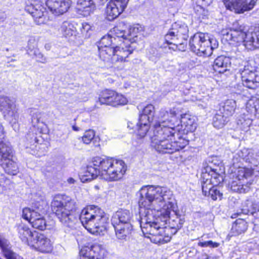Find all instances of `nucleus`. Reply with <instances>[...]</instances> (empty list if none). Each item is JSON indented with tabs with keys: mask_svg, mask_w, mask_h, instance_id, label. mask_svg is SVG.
<instances>
[{
	"mask_svg": "<svg viewBox=\"0 0 259 259\" xmlns=\"http://www.w3.org/2000/svg\"><path fill=\"white\" fill-rule=\"evenodd\" d=\"M140 215V224L143 233L156 244H164L170 237L165 235V225L168 222L169 227L177 231L185 222L184 219L177 215L170 217L173 210L175 200L172 192L166 188L146 186L138 192Z\"/></svg>",
	"mask_w": 259,
	"mask_h": 259,
	"instance_id": "f257e3e1",
	"label": "nucleus"
},
{
	"mask_svg": "<svg viewBox=\"0 0 259 259\" xmlns=\"http://www.w3.org/2000/svg\"><path fill=\"white\" fill-rule=\"evenodd\" d=\"M155 107L152 104H148L144 107L140 115V121L148 122L153 121V135L151 137V147L156 151L162 153H173L185 147L189 141L178 137L177 140L172 141L176 134L179 136L180 131L178 124V108L173 107L166 109L161 108L154 120Z\"/></svg>",
	"mask_w": 259,
	"mask_h": 259,
	"instance_id": "f03ea898",
	"label": "nucleus"
},
{
	"mask_svg": "<svg viewBox=\"0 0 259 259\" xmlns=\"http://www.w3.org/2000/svg\"><path fill=\"white\" fill-rule=\"evenodd\" d=\"M51 207L68 231L75 228L79 218L83 226L91 234L101 235L106 232L108 218L98 206H88L79 214L76 212L74 200L65 195H57L51 202Z\"/></svg>",
	"mask_w": 259,
	"mask_h": 259,
	"instance_id": "7ed1b4c3",
	"label": "nucleus"
},
{
	"mask_svg": "<svg viewBox=\"0 0 259 259\" xmlns=\"http://www.w3.org/2000/svg\"><path fill=\"white\" fill-rule=\"evenodd\" d=\"M125 171L122 160L97 156L93 158L91 163L87 166L81 181L83 182L90 181L100 175L106 180L117 181L122 177Z\"/></svg>",
	"mask_w": 259,
	"mask_h": 259,
	"instance_id": "20e7f679",
	"label": "nucleus"
},
{
	"mask_svg": "<svg viewBox=\"0 0 259 259\" xmlns=\"http://www.w3.org/2000/svg\"><path fill=\"white\" fill-rule=\"evenodd\" d=\"M223 39L230 44L243 43L248 50L259 48V30L254 31L251 28L246 31L245 27L237 22L234 23L231 28L224 32Z\"/></svg>",
	"mask_w": 259,
	"mask_h": 259,
	"instance_id": "39448f33",
	"label": "nucleus"
},
{
	"mask_svg": "<svg viewBox=\"0 0 259 259\" xmlns=\"http://www.w3.org/2000/svg\"><path fill=\"white\" fill-rule=\"evenodd\" d=\"M191 50L201 56H209L212 50L218 46L215 39L210 38L207 35L202 33L195 34L190 40Z\"/></svg>",
	"mask_w": 259,
	"mask_h": 259,
	"instance_id": "423d86ee",
	"label": "nucleus"
},
{
	"mask_svg": "<svg viewBox=\"0 0 259 259\" xmlns=\"http://www.w3.org/2000/svg\"><path fill=\"white\" fill-rule=\"evenodd\" d=\"M253 61L247 63L243 69L240 70L241 81L243 85L251 90L259 87V72L255 67L252 65Z\"/></svg>",
	"mask_w": 259,
	"mask_h": 259,
	"instance_id": "0eeeda50",
	"label": "nucleus"
},
{
	"mask_svg": "<svg viewBox=\"0 0 259 259\" xmlns=\"http://www.w3.org/2000/svg\"><path fill=\"white\" fill-rule=\"evenodd\" d=\"M13 157L11 146H5L0 148V165L8 174L16 175L18 172L19 169Z\"/></svg>",
	"mask_w": 259,
	"mask_h": 259,
	"instance_id": "6e6552de",
	"label": "nucleus"
},
{
	"mask_svg": "<svg viewBox=\"0 0 259 259\" xmlns=\"http://www.w3.org/2000/svg\"><path fill=\"white\" fill-rule=\"evenodd\" d=\"M253 174V170L249 168H241L237 174L235 180L230 184V188L232 191L238 193H246L250 190L251 183L247 182L244 184V180L249 178Z\"/></svg>",
	"mask_w": 259,
	"mask_h": 259,
	"instance_id": "1a4fd4ad",
	"label": "nucleus"
},
{
	"mask_svg": "<svg viewBox=\"0 0 259 259\" xmlns=\"http://www.w3.org/2000/svg\"><path fill=\"white\" fill-rule=\"evenodd\" d=\"M0 110L5 119L10 123L15 124L18 121L19 116L15 105L9 97L0 96Z\"/></svg>",
	"mask_w": 259,
	"mask_h": 259,
	"instance_id": "9d476101",
	"label": "nucleus"
},
{
	"mask_svg": "<svg viewBox=\"0 0 259 259\" xmlns=\"http://www.w3.org/2000/svg\"><path fill=\"white\" fill-rule=\"evenodd\" d=\"M101 105L106 104L116 107L127 103V99L122 95L111 90H105L100 95L98 101Z\"/></svg>",
	"mask_w": 259,
	"mask_h": 259,
	"instance_id": "9b49d317",
	"label": "nucleus"
},
{
	"mask_svg": "<svg viewBox=\"0 0 259 259\" xmlns=\"http://www.w3.org/2000/svg\"><path fill=\"white\" fill-rule=\"evenodd\" d=\"M34 239L30 241V246L43 253H48L53 249V244L51 240L45 235L38 232L35 233Z\"/></svg>",
	"mask_w": 259,
	"mask_h": 259,
	"instance_id": "f8f14e48",
	"label": "nucleus"
},
{
	"mask_svg": "<svg viewBox=\"0 0 259 259\" xmlns=\"http://www.w3.org/2000/svg\"><path fill=\"white\" fill-rule=\"evenodd\" d=\"M188 28L185 24L175 23L165 36V40L168 44L176 45L175 38H180L186 40L188 37Z\"/></svg>",
	"mask_w": 259,
	"mask_h": 259,
	"instance_id": "ddd939ff",
	"label": "nucleus"
},
{
	"mask_svg": "<svg viewBox=\"0 0 259 259\" xmlns=\"http://www.w3.org/2000/svg\"><path fill=\"white\" fill-rule=\"evenodd\" d=\"M106 252L103 245L95 244L90 247H82L79 252V259H104Z\"/></svg>",
	"mask_w": 259,
	"mask_h": 259,
	"instance_id": "4468645a",
	"label": "nucleus"
},
{
	"mask_svg": "<svg viewBox=\"0 0 259 259\" xmlns=\"http://www.w3.org/2000/svg\"><path fill=\"white\" fill-rule=\"evenodd\" d=\"M224 4L227 9L241 14L252 9L255 2L254 0L249 2L247 0H224Z\"/></svg>",
	"mask_w": 259,
	"mask_h": 259,
	"instance_id": "2eb2a0df",
	"label": "nucleus"
},
{
	"mask_svg": "<svg viewBox=\"0 0 259 259\" xmlns=\"http://www.w3.org/2000/svg\"><path fill=\"white\" fill-rule=\"evenodd\" d=\"M25 10L31 15L37 24L40 25L46 22V9L41 3H36L34 4L27 5Z\"/></svg>",
	"mask_w": 259,
	"mask_h": 259,
	"instance_id": "dca6fc26",
	"label": "nucleus"
},
{
	"mask_svg": "<svg viewBox=\"0 0 259 259\" xmlns=\"http://www.w3.org/2000/svg\"><path fill=\"white\" fill-rule=\"evenodd\" d=\"M71 3V0H47L46 5L53 14L60 16L68 11Z\"/></svg>",
	"mask_w": 259,
	"mask_h": 259,
	"instance_id": "f3484780",
	"label": "nucleus"
},
{
	"mask_svg": "<svg viewBox=\"0 0 259 259\" xmlns=\"http://www.w3.org/2000/svg\"><path fill=\"white\" fill-rule=\"evenodd\" d=\"M45 202L36 203L34 204L32 209L25 208L22 211V217L28 221L30 223H32V219L38 220L44 216L46 210L44 205Z\"/></svg>",
	"mask_w": 259,
	"mask_h": 259,
	"instance_id": "a211bd4d",
	"label": "nucleus"
},
{
	"mask_svg": "<svg viewBox=\"0 0 259 259\" xmlns=\"http://www.w3.org/2000/svg\"><path fill=\"white\" fill-rule=\"evenodd\" d=\"M216 169H212L210 166H207L202 172V184L205 186H212L217 185L223 181L222 176L219 174Z\"/></svg>",
	"mask_w": 259,
	"mask_h": 259,
	"instance_id": "6ab92c4d",
	"label": "nucleus"
},
{
	"mask_svg": "<svg viewBox=\"0 0 259 259\" xmlns=\"http://www.w3.org/2000/svg\"><path fill=\"white\" fill-rule=\"evenodd\" d=\"M138 28L133 27V28H130L129 33L126 35V32L120 29L118 27H115L111 31V35L114 41H115L116 38H122L124 40L125 44H127L128 42H131L132 44L137 39V36L136 35V33L138 32Z\"/></svg>",
	"mask_w": 259,
	"mask_h": 259,
	"instance_id": "aec40b11",
	"label": "nucleus"
},
{
	"mask_svg": "<svg viewBox=\"0 0 259 259\" xmlns=\"http://www.w3.org/2000/svg\"><path fill=\"white\" fill-rule=\"evenodd\" d=\"M125 48L122 46H116L114 47V64L118 62H123L126 61L128 56L132 53L133 47L127 43L126 44Z\"/></svg>",
	"mask_w": 259,
	"mask_h": 259,
	"instance_id": "412c9836",
	"label": "nucleus"
},
{
	"mask_svg": "<svg viewBox=\"0 0 259 259\" xmlns=\"http://www.w3.org/2000/svg\"><path fill=\"white\" fill-rule=\"evenodd\" d=\"M132 213L127 210H120L116 211L112 216L111 222L112 225L118 224H132Z\"/></svg>",
	"mask_w": 259,
	"mask_h": 259,
	"instance_id": "4be33fe9",
	"label": "nucleus"
},
{
	"mask_svg": "<svg viewBox=\"0 0 259 259\" xmlns=\"http://www.w3.org/2000/svg\"><path fill=\"white\" fill-rule=\"evenodd\" d=\"M115 232V235L118 239L126 240L130 238L133 228L132 224H118L113 225Z\"/></svg>",
	"mask_w": 259,
	"mask_h": 259,
	"instance_id": "5701e85b",
	"label": "nucleus"
},
{
	"mask_svg": "<svg viewBox=\"0 0 259 259\" xmlns=\"http://www.w3.org/2000/svg\"><path fill=\"white\" fill-rule=\"evenodd\" d=\"M124 10L121 6L110 0L107 4L105 13L108 20L111 21L117 18Z\"/></svg>",
	"mask_w": 259,
	"mask_h": 259,
	"instance_id": "b1692460",
	"label": "nucleus"
},
{
	"mask_svg": "<svg viewBox=\"0 0 259 259\" xmlns=\"http://www.w3.org/2000/svg\"><path fill=\"white\" fill-rule=\"evenodd\" d=\"M230 65V59L222 55L218 57L214 60L212 67L215 72L222 73L228 70Z\"/></svg>",
	"mask_w": 259,
	"mask_h": 259,
	"instance_id": "393cba45",
	"label": "nucleus"
},
{
	"mask_svg": "<svg viewBox=\"0 0 259 259\" xmlns=\"http://www.w3.org/2000/svg\"><path fill=\"white\" fill-rule=\"evenodd\" d=\"M77 5L80 14L84 17L90 15L96 9L93 0H77Z\"/></svg>",
	"mask_w": 259,
	"mask_h": 259,
	"instance_id": "a878e982",
	"label": "nucleus"
},
{
	"mask_svg": "<svg viewBox=\"0 0 259 259\" xmlns=\"http://www.w3.org/2000/svg\"><path fill=\"white\" fill-rule=\"evenodd\" d=\"M19 238L24 243L30 245L31 240L34 239L33 236L36 231L32 232L30 229L24 225H20L18 227Z\"/></svg>",
	"mask_w": 259,
	"mask_h": 259,
	"instance_id": "bb28decb",
	"label": "nucleus"
},
{
	"mask_svg": "<svg viewBox=\"0 0 259 259\" xmlns=\"http://www.w3.org/2000/svg\"><path fill=\"white\" fill-rule=\"evenodd\" d=\"M236 108V103L235 100H227L221 104L219 111L229 118L235 112Z\"/></svg>",
	"mask_w": 259,
	"mask_h": 259,
	"instance_id": "cd10ccee",
	"label": "nucleus"
},
{
	"mask_svg": "<svg viewBox=\"0 0 259 259\" xmlns=\"http://www.w3.org/2000/svg\"><path fill=\"white\" fill-rule=\"evenodd\" d=\"M181 123L183 131L186 133L193 132L196 130L197 123L195 119L188 114L182 116Z\"/></svg>",
	"mask_w": 259,
	"mask_h": 259,
	"instance_id": "c85d7f7f",
	"label": "nucleus"
},
{
	"mask_svg": "<svg viewBox=\"0 0 259 259\" xmlns=\"http://www.w3.org/2000/svg\"><path fill=\"white\" fill-rule=\"evenodd\" d=\"M9 242L4 237L0 235V247L7 259H15V254L11 250Z\"/></svg>",
	"mask_w": 259,
	"mask_h": 259,
	"instance_id": "c756f323",
	"label": "nucleus"
},
{
	"mask_svg": "<svg viewBox=\"0 0 259 259\" xmlns=\"http://www.w3.org/2000/svg\"><path fill=\"white\" fill-rule=\"evenodd\" d=\"M99 57L103 61L114 64L113 56H114V47L110 48H104L99 50Z\"/></svg>",
	"mask_w": 259,
	"mask_h": 259,
	"instance_id": "7c9ffc66",
	"label": "nucleus"
},
{
	"mask_svg": "<svg viewBox=\"0 0 259 259\" xmlns=\"http://www.w3.org/2000/svg\"><path fill=\"white\" fill-rule=\"evenodd\" d=\"M202 190L205 196H210L213 200H215L219 197H222V194L213 186H205V184H202Z\"/></svg>",
	"mask_w": 259,
	"mask_h": 259,
	"instance_id": "2f4dec72",
	"label": "nucleus"
},
{
	"mask_svg": "<svg viewBox=\"0 0 259 259\" xmlns=\"http://www.w3.org/2000/svg\"><path fill=\"white\" fill-rule=\"evenodd\" d=\"M58 31H60L63 36L69 38L75 33V28L70 22L64 21L62 23Z\"/></svg>",
	"mask_w": 259,
	"mask_h": 259,
	"instance_id": "473e14b6",
	"label": "nucleus"
},
{
	"mask_svg": "<svg viewBox=\"0 0 259 259\" xmlns=\"http://www.w3.org/2000/svg\"><path fill=\"white\" fill-rule=\"evenodd\" d=\"M246 109L249 114L255 115L259 110V99L256 97L250 99L246 103Z\"/></svg>",
	"mask_w": 259,
	"mask_h": 259,
	"instance_id": "72a5a7b5",
	"label": "nucleus"
},
{
	"mask_svg": "<svg viewBox=\"0 0 259 259\" xmlns=\"http://www.w3.org/2000/svg\"><path fill=\"white\" fill-rule=\"evenodd\" d=\"M239 156L246 162L255 164V158L253 157V150L250 149L243 148L238 152Z\"/></svg>",
	"mask_w": 259,
	"mask_h": 259,
	"instance_id": "f704fd0d",
	"label": "nucleus"
},
{
	"mask_svg": "<svg viewBox=\"0 0 259 259\" xmlns=\"http://www.w3.org/2000/svg\"><path fill=\"white\" fill-rule=\"evenodd\" d=\"M229 118L226 117L223 114L218 111L213 119V125L217 128H222L227 122L229 121Z\"/></svg>",
	"mask_w": 259,
	"mask_h": 259,
	"instance_id": "c9c22d12",
	"label": "nucleus"
},
{
	"mask_svg": "<svg viewBox=\"0 0 259 259\" xmlns=\"http://www.w3.org/2000/svg\"><path fill=\"white\" fill-rule=\"evenodd\" d=\"M247 229V223L243 219L237 220L232 228L233 232L237 235L245 232Z\"/></svg>",
	"mask_w": 259,
	"mask_h": 259,
	"instance_id": "e433bc0d",
	"label": "nucleus"
},
{
	"mask_svg": "<svg viewBox=\"0 0 259 259\" xmlns=\"http://www.w3.org/2000/svg\"><path fill=\"white\" fill-rule=\"evenodd\" d=\"M114 41L111 35H105L100 40L98 45V50L115 47V42Z\"/></svg>",
	"mask_w": 259,
	"mask_h": 259,
	"instance_id": "4c0bfd02",
	"label": "nucleus"
},
{
	"mask_svg": "<svg viewBox=\"0 0 259 259\" xmlns=\"http://www.w3.org/2000/svg\"><path fill=\"white\" fill-rule=\"evenodd\" d=\"M149 123L145 121L139 120L137 124V135L140 138H144L149 129Z\"/></svg>",
	"mask_w": 259,
	"mask_h": 259,
	"instance_id": "58836bf2",
	"label": "nucleus"
},
{
	"mask_svg": "<svg viewBox=\"0 0 259 259\" xmlns=\"http://www.w3.org/2000/svg\"><path fill=\"white\" fill-rule=\"evenodd\" d=\"M32 226L40 230H44L46 228V221L44 216L38 220L32 219V223H30Z\"/></svg>",
	"mask_w": 259,
	"mask_h": 259,
	"instance_id": "ea45409f",
	"label": "nucleus"
},
{
	"mask_svg": "<svg viewBox=\"0 0 259 259\" xmlns=\"http://www.w3.org/2000/svg\"><path fill=\"white\" fill-rule=\"evenodd\" d=\"M252 123V120L249 118L245 119L243 117L238 119L237 121V125L243 131H247L250 125Z\"/></svg>",
	"mask_w": 259,
	"mask_h": 259,
	"instance_id": "a19ab883",
	"label": "nucleus"
},
{
	"mask_svg": "<svg viewBox=\"0 0 259 259\" xmlns=\"http://www.w3.org/2000/svg\"><path fill=\"white\" fill-rule=\"evenodd\" d=\"M95 134L94 131L89 130L86 131L82 137V141L85 144H90L93 140Z\"/></svg>",
	"mask_w": 259,
	"mask_h": 259,
	"instance_id": "79ce46f5",
	"label": "nucleus"
},
{
	"mask_svg": "<svg viewBox=\"0 0 259 259\" xmlns=\"http://www.w3.org/2000/svg\"><path fill=\"white\" fill-rule=\"evenodd\" d=\"M198 246L203 247H210L216 248L219 246L220 244L219 243L213 242L212 241L209 240L204 242L200 241L198 242Z\"/></svg>",
	"mask_w": 259,
	"mask_h": 259,
	"instance_id": "37998d69",
	"label": "nucleus"
},
{
	"mask_svg": "<svg viewBox=\"0 0 259 259\" xmlns=\"http://www.w3.org/2000/svg\"><path fill=\"white\" fill-rule=\"evenodd\" d=\"M37 46V41L35 38L33 36L29 37L28 40L27 49L28 50L32 51L34 50Z\"/></svg>",
	"mask_w": 259,
	"mask_h": 259,
	"instance_id": "c03bdc74",
	"label": "nucleus"
},
{
	"mask_svg": "<svg viewBox=\"0 0 259 259\" xmlns=\"http://www.w3.org/2000/svg\"><path fill=\"white\" fill-rule=\"evenodd\" d=\"M5 137L4 127L2 124L0 123V148L1 149L2 146H11L9 144L4 142Z\"/></svg>",
	"mask_w": 259,
	"mask_h": 259,
	"instance_id": "a18cd8bd",
	"label": "nucleus"
},
{
	"mask_svg": "<svg viewBox=\"0 0 259 259\" xmlns=\"http://www.w3.org/2000/svg\"><path fill=\"white\" fill-rule=\"evenodd\" d=\"M8 181L5 175L0 172V192L5 189V184Z\"/></svg>",
	"mask_w": 259,
	"mask_h": 259,
	"instance_id": "49530a36",
	"label": "nucleus"
},
{
	"mask_svg": "<svg viewBox=\"0 0 259 259\" xmlns=\"http://www.w3.org/2000/svg\"><path fill=\"white\" fill-rule=\"evenodd\" d=\"M131 251L132 256L135 258H140L144 256V252L141 249L132 250Z\"/></svg>",
	"mask_w": 259,
	"mask_h": 259,
	"instance_id": "de8ad7c7",
	"label": "nucleus"
},
{
	"mask_svg": "<svg viewBox=\"0 0 259 259\" xmlns=\"http://www.w3.org/2000/svg\"><path fill=\"white\" fill-rule=\"evenodd\" d=\"M34 55L36 56V60L39 62L45 63L46 62V59L43 55L38 52V51H34Z\"/></svg>",
	"mask_w": 259,
	"mask_h": 259,
	"instance_id": "09e8293b",
	"label": "nucleus"
},
{
	"mask_svg": "<svg viewBox=\"0 0 259 259\" xmlns=\"http://www.w3.org/2000/svg\"><path fill=\"white\" fill-rule=\"evenodd\" d=\"M254 204L253 205L252 209L251 210H248V209H241V212H237L236 214H234L232 216V218H236L238 215H240L241 213H243V214H250L252 215L251 212L254 210Z\"/></svg>",
	"mask_w": 259,
	"mask_h": 259,
	"instance_id": "8fccbe9b",
	"label": "nucleus"
},
{
	"mask_svg": "<svg viewBox=\"0 0 259 259\" xmlns=\"http://www.w3.org/2000/svg\"><path fill=\"white\" fill-rule=\"evenodd\" d=\"M41 113L39 111H36L33 113L32 115V122L33 123H37L39 122L41 117Z\"/></svg>",
	"mask_w": 259,
	"mask_h": 259,
	"instance_id": "3c124183",
	"label": "nucleus"
},
{
	"mask_svg": "<svg viewBox=\"0 0 259 259\" xmlns=\"http://www.w3.org/2000/svg\"><path fill=\"white\" fill-rule=\"evenodd\" d=\"M116 2L117 5L121 6L123 9H125L127 6L129 0H113Z\"/></svg>",
	"mask_w": 259,
	"mask_h": 259,
	"instance_id": "603ef678",
	"label": "nucleus"
},
{
	"mask_svg": "<svg viewBox=\"0 0 259 259\" xmlns=\"http://www.w3.org/2000/svg\"><path fill=\"white\" fill-rule=\"evenodd\" d=\"M254 210L251 212L252 215L256 219H259V205L254 204Z\"/></svg>",
	"mask_w": 259,
	"mask_h": 259,
	"instance_id": "864d4df0",
	"label": "nucleus"
},
{
	"mask_svg": "<svg viewBox=\"0 0 259 259\" xmlns=\"http://www.w3.org/2000/svg\"><path fill=\"white\" fill-rule=\"evenodd\" d=\"M91 26L87 23H84L82 24L81 31L82 33H87L91 29Z\"/></svg>",
	"mask_w": 259,
	"mask_h": 259,
	"instance_id": "5fc2aeb1",
	"label": "nucleus"
},
{
	"mask_svg": "<svg viewBox=\"0 0 259 259\" xmlns=\"http://www.w3.org/2000/svg\"><path fill=\"white\" fill-rule=\"evenodd\" d=\"M31 135L30 134L28 135V137H30L31 138L30 143L32 144H34V143L38 144L42 141L41 139H40L39 138L34 136L33 134L32 137H31Z\"/></svg>",
	"mask_w": 259,
	"mask_h": 259,
	"instance_id": "6e6d98bb",
	"label": "nucleus"
},
{
	"mask_svg": "<svg viewBox=\"0 0 259 259\" xmlns=\"http://www.w3.org/2000/svg\"><path fill=\"white\" fill-rule=\"evenodd\" d=\"M7 18V15L4 11H0V23L4 22Z\"/></svg>",
	"mask_w": 259,
	"mask_h": 259,
	"instance_id": "4d7b16f0",
	"label": "nucleus"
},
{
	"mask_svg": "<svg viewBox=\"0 0 259 259\" xmlns=\"http://www.w3.org/2000/svg\"><path fill=\"white\" fill-rule=\"evenodd\" d=\"M198 259H209L207 254L202 253L198 257Z\"/></svg>",
	"mask_w": 259,
	"mask_h": 259,
	"instance_id": "13d9d810",
	"label": "nucleus"
},
{
	"mask_svg": "<svg viewBox=\"0 0 259 259\" xmlns=\"http://www.w3.org/2000/svg\"><path fill=\"white\" fill-rule=\"evenodd\" d=\"M67 182L69 184H74L75 183V181L74 179H73L72 178H69V179H68Z\"/></svg>",
	"mask_w": 259,
	"mask_h": 259,
	"instance_id": "bf43d9fd",
	"label": "nucleus"
},
{
	"mask_svg": "<svg viewBox=\"0 0 259 259\" xmlns=\"http://www.w3.org/2000/svg\"><path fill=\"white\" fill-rule=\"evenodd\" d=\"M72 128L75 131H78L79 130V128L78 127L76 126L75 125H73L72 126Z\"/></svg>",
	"mask_w": 259,
	"mask_h": 259,
	"instance_id": "052dcab7",
	"label": "nucleus"
},
{
	"mask_svg": "<svg viewBox=\"0 0 259 259\" xmlns=\"http://www.w3.org/2000/svg\"><path fill=\"white\" fill-rule=\"evenodd\" d=\"M199 105L201 106L203 108H205L206 106V103L204 102H203L202 104H198Z\"/></svg>",
	"mask_w": 259,
	"mask_h": 259,
	"instance_id": "680f3d73",
	"label": "nucleus"
},
{
	"mask_svg": "<svg viewBox=\"0 0 259 259\" xmlns=\"http://www.w3.org/2000/svg\"><path fill=\"white\" fill-rule=\"evenodd\" d=\"M128 127L130 128H133V126H131V125H130V123H128V125H127Z\"/></svg>",
	"mask_w": 259,
	"mask_h": 259,
	"instance_id": "e2e57ef3",
	"label": "nucleus"
},
{
	"mask_svg": "<svg viewBox=\"0 0 259 259\" xmlns=\"http://www.w3.org/2000/svg\"><path fill=\"white\" fill-rule=\"evenodd\" d=\"M56 25H57V24L55 23L52 24V26H54V27H55Z\"/></svg>",
	"mask_w": 259,
	"mask_h": 259,
	"instance_id": "0e129e2a",
	"label": "nucleus"
},
{
	"mask_svg": "<svg viewBox=\"0 0 259 259\" xmlns=\"http://www.w3.org/2000/svg\"><path fill=\"white\" fill-rule=\"evenodd\" d=\"M15 259H16V258H15Z\"/></svg>",
	"mask_w": 259,
	"mask_h": 259,
	"instance_id": "69168bd1",
	"label": "nucleus"
}]
</instances>
